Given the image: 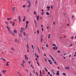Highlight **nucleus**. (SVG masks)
I'll return each mask as SVG.
<instances>
[{"label": "nucleus", "mask_w": 76, "mask_h": 76, "mask_svg": "<svg viewBox=\"0 0 76 76\" xmlns=\"http://www.w3.org/2000/svg\"><path fill=\"white\" fill-rule=\"evenodd\" d=\"M18 20H19V23L21 22V19H20V15L19 16Z\"/></svg>", "instance_id": "1"}, {"label": "nucleus", "mask_w": 76, "mask_h": 76, "mask_svg": "<svg viewBox=\"0 0 76 76\" xmlns=\"http://www.w3.org/2000/svg\"><path fill=\"white\" fill-rule=\"evenodd\" d=\"M8 31L9 34L12 33L11 32V31L10 30V29H9V28L8 29Z\"/></svg>", "instance_id": "2"}, {"label": "nucleus", "mask_w": 76, "mask_h": 76, "mask_svg": "<svg viewBox=\"0 0 76 76\" xmlns=\"http://www.w3.org/2000/svg\"><path fill=\"white\" fill-rule=\"evenodd\" d=\"M17 73L18 75V76H22V75H20V72H17Z\"/></svg>", "instance_id": "3"}, {"label": "nucleus", "mask_w": 76, "mask_h": 76, "mask_svg": "<svg viewBox=\"0 0 76 76\" xmlns=\"http://www.w3.org/2000/svg\"><path fill=\"white\" fill-rule=\"evenodd\" d=\"M9 63V62H8L6 64V66H9V65L8 64Z\"/></svg>", "instance_id": "4"}, {"label": "nucleus", "mask_w": 76, "mask_h": 76, "mask_svg": "<svg viewBox=\"0 0 76 76\" xmlns=\"http://www.w3.org/2000/svg\"><path fill=\"white\" fill-rule=\"evenodd\" d=\"M14 33H15V34H16V33H17V31H16L15 29H14Z\"/></svg>", "instance_id": "5"}, {"label": "nucleus", "mask_w": 76, "mask_h": 76, "mask_svg": "<svg viewBox=\"0 0 76 76\" xmlns=\"http://www.w3.org/2000/svg\"><path fill=\"white\" fill-rule=\"evenodd\" d=\"M56 75H59V71H57V74Z\"/></svg>", "instance_id": "6"}, {"label": "nucleus", "mask_w": 76, "mask_h": 76, "mask_svg": "<svg viewBox=\"0 0 76 76\" xmlns=\"http://www.w3.org/2000/svg\"><path fill=\"white\" fill-rule=\"evenodd\" d=\"M15 7H13L12 8V10L13 11V12H15Z\"/></svg>", "instance_id": "7"}, {"label": "nucleus", "mask_w": 76, "mask_h": 76, "mask_svg": "<svg viewBox=\"0 0 76 76\" xmlns=\"http://www.w3.org/2000/svg\"><path fill=\"white\" fill-rule=\"evenodd\" d=\"M1 72H2V73H4V74H5L6 73L5 72V71H4V70H3V71H2Z\"/></svg>", "instance_id": "8"}, {"label": "nucleus", "mask_w": 76, "mask_h": 76, "mask_svg": "<svg viewBox=\"0 0 76 76\" xmlns=\"http://www.w3.org/2000/svg\"><path fill=\"white\" fill-rule=\"evenodd\" d=\"M31 6V3H30L29 4V5L27 7H30Z\"/></svg>", "instance_id": "9"}, {"label": "nucleus", "mask_w": 76, "mask_h": 76, "mask_svg": "<svg viewBox=\"0 0 76 76\" xmlns=\"http://www.w3.org/2000/svg\"><path fill=\"white\" fill-rule=\"evenodd\" d=\"M11 50H12V51H15V49L14 48H13L12 47L11 48Z\"/></svg>", "instance_id": "10"}, {"label": "nucleus", "mask_w": 76, "mask_h": 76, "mask_svg": "<svg viewBox=\"0 0 76 76\" xmlns=\"http://www.w3.org/2000/svg\"><path fill=\"white\" fill-rule=\"evenodd\" d=\"M37 63L38 65L39 66H40V65H39V62H38V61H37Z\"/></svg>", "instance_id": "11"}, {"label": "nucleus", "mask_w": 76, "mask_h": 76, "mask_svg": "<svg viewBox=\"0 0 76 76\" xmlns=\"http://www.w3.org/2000/svg\"><path fill=\"white\" fill-rule=\"evenodd\" d=\"M38 19H39V16H38L37 18V20L38 21Z\"/></svg>", "instance_id": "12"}, {"label": "nucleus", "mask_w": 76, "mask_h": 76, "mask_svg": "<svg viewBox=\"0 0 76 76\" xmlns=\"http://www.w3.org/2000/svg\"><path fill=\"white\" fill-rule=\"evenodd\" d=\"M7 20H10V19H11V18H7Z\"/></svg>", "instance_id": "13"}, {"label": "nucleus", "mask_w": 76, "mask_h": 76, "mask_svg": "<svg viewBox=\"0 0 76 76\" xmlns=\"http://www.w3.org/2000/svg\"><path fill=\"white\" fill-rule=\"evenodd\" d=\"M28 26V25L26 24V28H27Z\"/></svg>", "instance_id": "14"}, {"label": "nucleus", "mask_w": 76, "mask_h": 76, "mask_svg": "<svg viewBox=\"0 0 76 76\" xmlns=\"http://www.w3.org/2000/svg\"><path fill=\"white\" fill-rule=\"evenodd\" d=\"M50 34H48V38L50 39Z\"/></svg>", "instance_id": "15"}, {"label": "nucleus", "mask_w": 76, "mask_h": 76, "mask_svg": "<svg viewBox=\"0 0 76 76\" xmlns=\"http://www.w3.org/2000/svg\"><path fill=\"white\" fill-rule=\"evenodd\" d=\"M29 23V21H27L26 22V24H28Z\"/></svg>", "instance_id": "16"}, {"label": "nucleus", "mask_w": 76, "mask_h": 76, "mask_svg": "<svg viewBox=\"0 0 76 76\" xmlns=\"http://www.w3.org/2000/svg\"><path fill=\"white\" fill-rule=\"evenodd\" d=\"M23 35H24L25 36H26V34H25V32H23Z\"/></svg>", "instance_id": "17"}, {"label": "nucleus", "mask_w": 76, "mask_h": 76, "mask_svg": "<svg viewBox=\"0 0 76 76\" xmlns=\"http://www.w3.org/2000/svg\"><path fill=\"white\" fill-rule=\"evenodd\" d=\"M45 70H46L47 72H48V70H47V68H46L45 67Z\"/></svg>", "instance_id": "18"}, {"label": "nucleus", "mask_w": 76, "mask_h": 76, "mask_svg": "<svg viewBox=\"0 0 76 76\" xmlns=\"http://www.w3.org/2000/svg\"><path fill=\"white\" fill-rule=\"evenodd\" d=\"M46 14L47 15H49V13H48V12H46Z\"/></svg>", "instance_id": "19"}, {"label": "nucleus", "mask_w": 76, "mask_h": 76, "mask_svg": "<svg viewBox=\"0 0 76 76\" xmlns=\"http://www.w3.org/2000/svg\"><path fill=\"white\" fill-rule=\"evenodd\" d=\"M11 34H12V35L13 36H15V34H14V33H11Z\"/></svg>", "instance_id": "20"}, {"label": "nucleus", "mask_w": 76, "mask_h": 76, "mask_svg": "<svg viewBox=\"0 0 76 76\" xmlns=\"http://www.w3.org/2000/svg\"><path fill=\"white\" fill-rule=\"evenodd\" d=\"M15 25V22H14L12 24V26H14Z\"/></svg>", "instance_id": "21"}, {"label": "nucleus", "mask_w": 76, "mask_h": 76, "mask_svg": "<svg viewBox=\"0 0 76 76\" xmlns=\"http://www.w3.org/2000/svg\"><path fill=\"white\" fill-rule=\"evenodd\" d=\"M63 75H64V76H66V74H65V73H62Z\"/></svg>", "instance_id": "22"}, {"label": "nucleus", "mask_w": 76, "mask_h": 76, "mask_svg": "<svg viewBox=\"0 0 76 76\" xmlns=\"http://www.w3.org/2000/svg\"><path fill=\"white\" fill-rule=\"evenodd\" d=\"M19 37H20V38H21V37H22V35L21 34H19Z\"/></svg>", "instance_id": "23"}, {"label": "nucleus", "mask_w": 76, "mask_h": 76, "mask_svg": "<svg viewBox=\"0 0 76 76\" xmlns=\"http://www.w3.org/2000/svg\"><path fill=\"white\" fill-rule=\"evenodd\" d=\"M31 66L32 69H34V66H32V64H31Z\"/></svg>", "instance_id": "24"}, {"label": "nucleus", "mask_w": 76, "mask_h": 76, "mask_svg": "<svg viewBox=\"0 0 76 76\" xmlns=\"http://www.w3.org/2000/svg\"><path fill=\"white\" fill-rule=\"evenodd\" d=\"M20 32L22 33V32H23V29L20 30Z\"/></svg>", "instance_id": "25"}, {"label": "nucleus", "mask_w": 76, "mask_h": 76, "mask_svg": "<svg viewBox=\"0 0 76 76\" xmlns=\"http://www.w3.org/2000/svg\"><path fill=\"white\" fill-rule=\"evenodd\" d=\"M23 7L24 8H25V7H26V5H23Z\"/></svg>", "instance_id": "26"}, {"label": "nucleus", "mask_w": 76, "mask_h": 76, "mask_svg": "<svg viewBox=\"0 0 76 76\" xmlns=\"http://www.w3.org/2000/svg\"><path fill=\"white\" fill-rule=\"evenodd\" d=\"M41 42H42V38H41Z\"/></svg>", "instance_id": "27"}, {"label": "nucleus", "mask_w": 76, "mask_h": 76, "mask_svg": "<svg viewBox=\"0 0 76 76\" xmlns=\"http://www.w3.org/2000/svg\"><path fill=\"white\" fill-rule=\"evenodd\" d=\"M55 47L56 48V50H57V46L56 45L55 46Z\"/></svg>", "instance_id": "28"}, {"label": "nucleus", "mask_w": 76, "mask_h": 76, "mask_svg": "<svg viewBox=\"0 0 76 76\" xmlns=\"http://www.w3.org/2000/svg\"><path fill=\"white\" fill-rule=\"evenodd\" d=\"M54 63L55 64H56V65H57V62H56V61H55L54 62Z\"/></svg>", "instance_id": "29"}, {"label": "nucleus", "mask_w": 76, "mask_h": 76, "mask_svg": "<svg viewBox=\"0 0 76 76\" xmlns=\"http://www.w3.org/2000/svg\"><path fill=\"white\" fill-rule=\"evenodd\" d=\"M40 75H41V74H42V72H41V70H40Z\"/></svg>", "instance_id": "30"}, {"label": "nucleus", "mask_w": 76, "mask_h": 76, "mask_svg": "<svg viewBox=\"0 0 76 76\" xmlns=\"http://www.w3.org/2000/svg\"><path fill=\"white\" fill-rule=\"evenodd\" d=\"M15 42H17V39H15Z\"/></svg>", "instance_id": "31"}, {"label": "nucleus", "mask_w": 76, "mask_h": 76, "mask_svg": "<svg viewBox=\"0 0 76 76\" xmlns=\"http://www.w3.org/2000/svg\"><path fill=\"white\" fill-rule=\"evenodd\" d=\"M35 55V57H37V53H35L34 54Z\"/></svg>", "instance_id": "32"}, {"label": "nucleus", "mask_w": 76, "mask_h": 76, "mask_svg": "<svg viewBox=\"0 0 76 76\" xmlns=\"http://www.w3.org/2000/svg\"><path fill=\"white\" fill-rule=\"evenodd\" d=\"M34 22H35V24L37 25V21H36V20H34Z\"/></svg>", "instance_id": "33"}, {"label": "nucleus", "mask_w": 76, "mask_h": 76, "mask_svg": "<svg viewBox=\"0 0 76 76\" xmlns=\"http://www.w3.org/2000/svg\"><path fill=\"white\" fill-rule=\"evenodd\" d=\"M27 48H29V46H28V44H27Z\"/></svg>", "instance_id": "34"}, {"label": "nucleus", "mask_w": 76, "mask_h": 76, "mask_svg": "<svg viewBox=\"0 0 76 76\" xmlns=\"http://www.w3.org/2000/svg\"><path fill=\"white\" fill-rule=\"evenodd\" d=\"M72 18V19H73V18H74V17L73 16H72L71 17Z\"/></svg>", "instance_id": "35"}, {"label": "nucleus", "mask_w": 76, "mask_h": 76, "mask_svg": "<svg viewBox=\"0 0 76 76\" xmlns=\"http://www.w3.org/2000/svg\"><path fill=\"white\" fill-rule=\"evenodd\" d=\"M6 24V25H8V23H7V21L5 22Z\"/></svg>", "instance_id": "36"}, {"label": "nucleus", "mask_w": 76, "mask_h": 76, "mask_svg": "<svg viewBox=\"0 0 76 76\" xmlns=\"http://www.w3.org/2000/svg\"><path fill=\"white\" fill-rule=\"evenodd\" d=\"M25 19L23 18V22H24V21H25Z\"/></svg>", "instance_id": "37"}, {"label": "nucleus", "mask_w": 76, "mask_h": 76, "mask_svg": "<svg viewBox=\"0 0 76 76\" xmlns=\"http://www.w3.org/2000/svg\"><path fill=\"white\" fill-rule=\"evenodd\" d=\"M9 52H10V53H12V54H13V52H12L11 51H10Z\"/></svg>", "instance_id": "38"}, {"label": "nucleus", "mask_w": 76, "mask_h": 76, "mask_svg": "<svg viewBox=\"0 0 76 76\" xmlns=\"http://www.w3.org/2000/svg\"><path fill=\"white\" fill-rule=\"evenodd\" d=\"M28 63L29 64H31V61H28Z\"/></svg>", "instance_id": "39"}, {"label": "nucleus", "mask_w": 76, "mask_h": 76, "mask_svg": "<svg viewBox=\"0 0 76 76\" xmlns=\"http://www.w3.org/2000/svg\"><path fill=\"white\" fill-rule=\"evenodd\" d=\"M32 47L33 50H34V46H33V45H32Z\"/></svg>", "instance_id": "40"}, {"label": "nucleus", "mask_w": 76, "mask_h": 76, "mask_svg": "<svg viewBox=\"0 0 76 76\" xmlns=\"http://www.w3.org/2000/svg\"><path fill=\"white\" fill-rule=\"evenodd\" d=\"M37 34H39V30H38L37 31Z\"/></svg>", "instance_id": "41"}, {"label": "nucleus", "mask_w": 76, "mask_h": 76, "mask_svg": "<svg viewBox=\"0 0 76 76\" xmlns=\"http://www.w3.org/2000/svg\"><path fill=\"white\" fill-rule=\"evenodd\" d=\"M45 60L46 61H47V60L45 58Z\"/></svg>", "instance_id": "42"}, {"label": "nucleus", "mask_w": 76, "mask_h": 76, "mask_svg": "<svg viewBox=\"0 0 76 76\" xmlns=\"http://www.w3.org/2000/svg\"><path fill=\"white\" fill-rule=\"evenodd\" d=\"M26 71L27 72V73H28V69H26Z\"/></svg>", "instance_id": "43"}, {"label": "nucleus", "mask_w": 76, "mask_h": 76, "mask_svg": "<svg viewBox=\"0 0 76 76\" xmlns=\"http://www.w3.org/2000/svg\"><path fill=\"white\" fill-rule=\"evenodd\" d=\"M53 49L54 50H56V48H55L54 47H53Z\"/></svg>", "instance_id": "44"}, {"label": "nucleus", "mask_w": 76, "mask_h": 76, "mask_svg": "<svg viewBox=\"0 0 76 76\" xmlns=\"http://www.w3.org/2000/svg\"><path fill=\"white\" fill-rule=\"evenodd\" d=\"M69 68V67H65V69H67Z\"/></svg>", "instance_id": "45"}, {"label": "nucleus", "mask_w": 76, "mask_h": 76, "mask_svg": "<svg viewBox=\"0 0 76 76\" xmlns=\"http://www.w3.org/2000/svg\"><path fill=\"white\" fill-rule=\"evenodd\" d=\"M42 31H44V29H43V28H42Z\"/></svg>", "instance_id": "46"}, {"label": "nucleus", "mask_w": 76, "mask_h": 76, "mask_svg": "<svg viewBox=\"0 0 76 76\" xmlns=\"http://www.w3.org/2000/svg\"><path fill=\"white\" fill-rule=\"evenodd\" d=\"M41 13H42V15H43L44 14V12H41Z\"/></svg>", "instance_id": "47"}, {"label": "nucleus", "mask_w": 76, "mask_h": 76, "mask_svg": "<svg viewBox=\"0 0 76 76\" xmlns=\"http://www.w3.org/2000/svg\"><path fill=\"white\" fill-rule=\"evenodd\" d=\"M27 52L29 53V49H28V48H27Z\"/></svg>", "instance_id": "48"}, {"label": "nucleus", "mask_w": 76, "mask_h": 76, "mask_svg": "<svg viewBox=\"0 0 76 76\" xmlns=\"http://www.w3.org/2000/svg\"><path fill=\"white\" fill-rule=\"evenodd\" d=\"M52 45H53V46H55L56 44H53Z\"/></svg>", "instance_id": "49"}, {"label": "nucleus", "mask_w": 76, "mask_h": 76, "mask_svg": "<svg viewBox=\"0 0 76 76\" xmlns=\"http://www.w3.org/2000/svg\"><path fill=\"white\" fill-rule=\"evenodd\" d=\"M47 9H48V8H50V7L48 6L47 7Z\"/></svg>", "instance_id": "50"}, {"label": "nucleus", "mask_w": 76, "mask_h": 76, "mask_svg": "<svg viewBox=\"0 0 76 76\" xmlns=\"http://www.w3.org/2000/svg\"><path fill=\"white\" fill-rule=\"evenodd\" d=\"M33 72L34 73V74H35V70H33Z\"/></svg>", "instance_id": "51"}, {"label": "nucleus", "mask_w": 76, "mask_h": 76, "mask_svg": "<svg viewBox=\"0 0 76 76\" xmlns=\"http://www.w3.org/2000/svg\"><path fill=\"white\" fill-rule=\"evenodd\" d=\"M29 9H28L27 10V12H29Z\"/></svg>", "instance_id": "52"}, {"label": "nucleus", "mask_w": 76, "mask_h": 76, "mask_svg": "<svg viewBox=\"0 0 76 76\" xmlns=\"http://www.w3.org/2000/svg\"><path fill=\"white\" fill-rule=\"evenodd\" d=\"M48 74H49V75H50V72H48Z\"/></svg>", "instance_id": "53"}, {"label": "nucleus", "mask_w": 76, "mask_h": 76, "mask_svg": "<svg viewBox=\"0 0 76 76\" xmlns=\"http://www.w3.org/2000/svg\"><path fill=\"white\" fill-rule=\"evenodd\" d=\"M36 74H37V76H38V73L37 72H36Z\"/></svg>", "instance_id": "54"}, {"label": "nucleus", "mask_w": 76, "mask_h": 76, "mask_svg": "<svg viewBox=\"0 0 76 76\" xmlns=\"http://www.w3.org/2000/svg\"><path fill=\"white\" fill-rule=\"evenodd\" d=\"M37 58H39V56L38 55H37Z\"/></svg>", "instance_id": "55"}, {"label": "nucleus", "mask_w": 76, "mask_h": 76, "mask_svg": "<svg viewBox=\"0 0 76 76\" xmlns=\"http://www.w3.org/2000/svg\"><path fill=\"white\" fill-rule=\"evenodd\" d=\"M53 25H55V22H53Z\"/></svg>", "instance_id": "56"}, {"label": "nucleus", "mask_w": 76, "mask_h": 76, "mask_svg": "<svg viewBox=\"0 0 76 76\" xmlns=\"http://www.w3.org/2000/svg\"><path fill=\"white\" fill-rule=\"evenodd\" d=\"M34 15L36 14V12L35 11L34 12Z\"/></svg>", "instance_id": "57"}, {"label": "nucleus", "mask_w": 76, "mask_h": 76, "mask_svg": "<svg viewBox=\"0 0 76 76\" xmlns=\"http://www.w3.org/2000/svg\"><path fill=\"white\" fill-rule=\"evenodd\" d=\"M50 64H52V63H53V62H51H51H50Z\"/></svg>", "instance_id": "58"}, {"label": "nucleus", "mask_w": 76, "mask_h": 76, "mask_svg": "<svg viewBox=\"0 0 76 76\" xmlns=\"http://www.w3.org/2000/svg\"><path fill=\"white\" fill-rule=\"evenodd\" d=\"M25 58L27 57V56H26V55H25Z\"/></svg>", "instance_id": "59"}, {"label": "nucleus", "mask_w": 76, "mask_h": 76, "mask_svg": "<svg viewBox=\"0 0 76 76\" xmlns=\"http://www.w3.org/2000/svg\"><path fill=\"white\" fill-rule=\"evenodd\" d=\"M48 61H49V62H50L51 61V60H49Z\"/></svg>", "instance_id": "60"}, {"label": "nucleus", "mask_w": 76, "mask_h": 76, "mask_svg": "<svg viewBox=\"0 0 76 76\" xmlns=\"http://www.w3.org/2000/svg\"><path fill=\"white\" fill-rule=\"evenodd\" d=\"M57 52H58V53H60V51H58Z\"/></svg>", "instance_id": "61"}, {"label": "nucleus", "mask_w": 76, "mask_h": 76, "mask_svg": "<svg viewBox=\"0 0 76 76\" xmlns=\"http://www.w3.org/2000/svg\"><path fill=\"white\" fill-rule=\"evenodd\" d=\"M46 46L47 47H48V45H47V44H46Z\"/></svg>", "instance_id": "62"}, {"label": "nucleus", "mask_w": 76, "mask_h": 76, "mask_svg": "<svg viewBox=\"0 0 76 76\" xmlns=\"http://www.w3.org/2000/svg\"><path fill=\"white\" fill-rule=\"evenodd\" d=\"M28 3H29V4H30V3H31V1H29L28 2Z\"/></svg>", "instance_id": "63"}, {"label": "nucleus", "mask_w": 76, "mask_h": 76, "mask_svg": "<svg viewBox=\"0 0 76 76\" xmlns=\"http://www.w3.org/2000/svg\"><path fill=\"white\" fill-rule=\"evenodd\" d=\"M45 56H46V54H45V53H44Z\"/></svg>", "instance_id": "64"}]
</instances>
